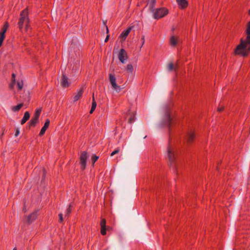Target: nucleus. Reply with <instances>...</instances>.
Segmentation results:
<instances>
[{
    "instance_id": "obj_1",
    "label": "nucleus",
    "mask_w": 250,
    "mask_h": 250,
    "mask_svg": "<svg viewBox=\"0 0 250 250\" xmlns=\"http://www.w3.org/2000/svg\"><path fill=\"white\" fill-rule=\"evenodd\" d=\"M246 33V39L245 40H241L240 43L235 50V54L246 56L250 51V21L247 24Z\"/></svg>"
},
{
    "instance_id": "obj_2",
    "label": "nucleus",
    "mask_w": 250,
    "mask_h": 250,
    "mask_svg": "<svg viewBox=\"0 0 250 250\" xmlns=\"http://www.w3.org/2000/svg\"><path fill=\"white\" fill-rule=\"evenodd\" d=\"M20 21L18 22V25L19 28L21 29L22 28L23 24L25 22V28L26 30L28 28V22H29V19L28 17V12L27 9L23 10L20 14Z\"/></svg>"
},
{
    "instance_id": "obj_3",
    "label": "nucleus",
    "mask_w": 250,
    "mask_h": 250,
    "mask_svg": "<svg viewBox=\"0 0 250 250\" xmlns=\"http://www.w3.org/2000/svg\"><path fill=\"white\" fill-rule=\"evenodd\" d=\"M166 157L168 159L170 166H172L175 160V153L173 147L169 146L167 148Z\"/></svg>"
},
{
    "instance_id": "obj_4",
    "label": "nucleus",
    "mask_w": 250,
    "mask_h": 250,
    "mask_svg": "<svg viewBox=\"0 0 250 250\" xmlns=\"http://www.w3.org/2000/svg\"><path fill=\"white\" fill-rule=\"evenodd\" d=\"M153 14V17L158 19L166 16L168 13V10L164 8L156 9Z\"/></svg>"
},
{
    "instance_id": "obj_5",
    "label": "nucleus",
    "mask_w": 250,
    "mask_h": 250,
    "mask_svg": "<svg viewBox=\"0 0 250 250\" xmlns=\"http://www.w3.org/2000/svg\"><path fill=\"white\" fill-rule=\"evenodd\" d=\"M171 123V119L170 116L169 111L167 110L165 111L164 117L161 121V125L169 126Z\"/></svg>"
},
{
    "instance_id": "obj_6",
    "label": "nucleus",
    "mask_w": 250,
    "mask_h": 250,
    "mask_svg": "<svg viewBox=\"0 0 250 250\" xmlns=\"http://www.w3.org/2000/svg\"><path fill=\"white\" fill-rule=\"evenodd\" d=\"M41 111L42 110L41 108H39L36 110L34 116L29 122L30 126H35L36 124L38 122L39 118L41 113Z\"/></svg>"
},
{
    "instance_id": "obj_7",
    "label": "nucleus",
    "mask_w": 250,
    "mask_h": 250,
    "mask_svg": "<svg viewBox=\"0 0 250 250\" xmlns=\"http://www.w3.org/2000/svg\"><path fill=\"white\" fill-rule=\"evenodd\" d=\"M88 156L87 155V153L85 151H83L81 153L80 156V164L81 167L83 169H84L86 167V160Z\"/></svg>"
},
{
    "instance_id": "obj_8",
    "label": "nucleus",
    "mask_w": 250,
    "mask_h": 250,
    "mask_svg": "<svg viewBox=\"0 0 250 250\" xmlns=\"http://www.w3.org/2000/svg\"><path fill=\"white\" fill-rule=\"evenodd\" d=\"M118 58L122 63H125V61L127 59V55L125 49H121L120 50L118 54Z\"/></svg>"
},
{
    "instance_id": "obj_9",
    "label": "nucleus",
    "mask_w": 250,
    "mask_h": 250,
    "mask_svg": "<svg viewBox=\"0 0 250 250\" xmlns=\"http://www.w3.org/2000/svg\"><path fill=\"white\" fill-rule=\"evenodd\" d=\"M134 27L133 26H130L128 28H127L126 30H124L120 35V38L122 39V40L123 41H125L126 38V37L128 36L130 32L132 30L133 28Z\"/></svg>"
},
{
    "instance_id": "obj_10",
    "label": "nucleus",
    "mask_w": 250,
    "mask_h": 250,
    "mask_svg": "<svg viewBox=\"0 0 250 250\" xmlns=\"http://www.w3.org/2000/svg\"><path fill=\"white\" fill-rule=\"evenodd\" d=\"M8 27L7 23H6L0 32V46L2 45L3 41L5 38V33Z\"/></svg>"
},
{
    "instance_id": "obj_11",
    "label": "nucleus",
    "mask_w": 250,
    "mask_h": 250,
    "mask_svg": "<svg viewBox=\"0 0 250 250\" xmlns=\"http://www.w3.org/2000/svg\"><path fill=\"white\" fill-rule=\"evenodd\" d=\"M37 217V211L33 212L32 214L27 216L26 219V222L28 224L31 223L34 220H35Z\"/></svg>"
},
{
    "instance_id": "obj_12",
    "label": "nucleus",
    "mask_w": 250,
    "mask_h": 250,
    "mask_svg": "<svg viewBox=\"0 0 250 250\" xmlns=\"http://www.w3.org/2000/svg\"><path fill=\"white\" fill-rule=\"evenodd\" d=\"M69 83L68 82V78L64 75V74H62V78L61 81V84L64 87H68L69 85Z\"/></svg>"
},
{
    "instance_id": "obj_13",
    "label": "nucleus",
    "mask_w": 250,
    "mask_h": 250,
    "mask_svg": "<svg viewBox=\"0 0 250 250\" xmlns=\"http://www.w3.org/2000/svg\"><path fill=\"white\" fill-rule=\"evenodd\" d=\"M50 124V121L49 119H47L43 126L40 132V136H42L43 135L47 129V128L48 127L49 125Z\"/></svg>"
},
{
    "instance_id": "obj_14",
    "label": "nucleus",
    "mask_w": 250,
    "mask_h": 250,
    "mask_svg": "<svg viewBox=\"0 0 250 250\" xmlns=\"http://www.w3.org/2000/svg\"><path fill=\"white\" fill-rule=\"evenodd\" d=\"M109 82L111 84L112 88L116 86L117 84L116 82V78L114 75L112 74H109Z\"/></svg>"
},
{
    "instance_id": "obj_15",
    "label": "nucleus",
    "mask_w": 250,
    "mask_h": 250,
    "mask_svg": "<svg viewBox=\"0 0 250 250\" xmlns=\"http://www.w3.org/2000/svg\"><path fill=\"white\" fill-rule=\"evenodd\" d=\"M178 5L182 9L186 8L188 5V1L186 0H176Z\"/></svg>"
},
{
    "instance_id": "obj_16",
    "label": "nucleus",
    "mask_w": 250,
    "mask_h": 250,
    "mask_svg": "<svg viewBox=\"0 0 250 250\" xmlns=\"http://www.w3.org/2000/svg\"><path fill=\"white\" fill-rule=\"evenodd\" d=\"M83 93V89H80L77 93H76V95L74 97V102L77 101L82 96Z\"/></svg>"
},
{
    "instance_id": "obj_17",
    "label": "nucleus",
    "mask_w": 250,
    "mask_h": 250,
    "mask_svg": "<svg viewBox=\"0 0 250 250\" xmlns=\"http://www.w3.org/2000/svg\"><path fill=\"white\" fill-rule=\"evenodd\" d=\"M30 118V114L28 112L26 111L24 113V116L21 120V124H24Z\"/></svg>"
},
{
    "instance_id": "obj_18",
    "label": "nucleus",
    "mask_w": 250,
    "mask_h": 250,
    "mask_svg": "<svg viewBox=\"0 0 250 250\" xmlns=\"http://www.w3.org/2000/svg\"><path fill=\"white\" fill-rule=\"evenodd\" d=\"M156 3V0H148V4L150 10L152 12H154V9H153L155 4Z\"/></svg>"
},
{
    "instance_id": "obj_19",
    "label": "nucleus",
    "mask_w": 250,
    "mask_h": 250,
    "mask_svg": "<svg viewBox=\"0 0 250 250\" xmlns=\"http://www.w3.org/2000/svg\"><path fill=\"white\" fill-rule=\"evenodd\" d=\"M194 137V135L192 132H189L187 136L188 143H191Z\"/></svg>"
},
{
    "instance_id": "obj_20",
    "label": "nucleus",
    "mask_w": 250,
    "mask_h": 250,
    "mask_svg": "<svg viewBox=\"0 0 250 250\" xmlns=\"http://www.w3.org/2000/svg\"><path fill=\"white\" fill-rule=\"evenodd\" d=\"M23 106V104H20L16 106H12L11 109L14 112L18 111Z\"/></svg>"
},
{
    "instance_id": "obj_21",
    "label": "nucleus",
    "mask_w": 250,
    "mask_h": 250,
    "mask_svg": "<svg viewBox=\"0 0 250 250\" xmlns=\"http://www.w3.org/2000/svg\"><path fill=\"white\" fill-rule=\"evenodd\" d=\"M177 67H178V66L177 64L174 67L173 63L171 62V63H169V64L168 65L167 69L168 71H171L174 69L175 70V71H176Z\"/></svg>"
},
{
    "instance_id": "obj_22",
    "label": "nucleus",
    "mask_w": 250,
    "mask_h": 250,
    "mask_svg": "<svg viewBox=\"0 0 250 250\" xmlns=\"http://www.w3.org/2000/svg\"><path fill=\"white\" fill-rule=\"evenodd\" d=\"M128 116H129V118L128 119V122L129 124H132L134 122V114L133 113L130 112L128 113Z\"/></svg>"
},
{
    "instance_id": "obj_23",
    "label": "nucleus",
    "mask_w": 250,
    "mask_h": 250,
    "mask_svg": "<svg viewBox=\"0 0 250 250\" xmlns=\"http://www.w3.org/2000/svg\"><path fill=\"white\" fill-rule=\"evenodd\" d=\"M170 42L172 46H175L177 43V39L173 36L170 38Z\"/></svg>"
},
{
    "instance_id": "obj_24",
    "label": "nucleus",
    "mask_w": 250,
    "mask_h": 250,
    "mask_svg": "<svg viewBox=\"0 0 250 250\" xmlns=\"http://www.w3.org/2000/svg\"><path fill=\"white\" fill-rule=\"evenodd\" d=\"M126 71L130 73H132L133 72V66H132V65L131 64H128L126 66Z\"/></svg>"
},
{
    "instance_id": "obj_25",
    "label": "nucleus",
    "mask_w": 250,
    "mask_h": 250,
    "mask_svg": "<svg viewBox=\"0 0 250 250\" xmlns=\"http://www.w3.org/2000/svg\"><path fill=\"white\" fill-rule=\"evenodd\" d=\"M78 42L77 38H73L72 40L71 44V48L72 49L74 47V45L77 44Z\"/></svg>"
},
{
    "instance_id": "obj_26",
    "label": "nucleus",
    "mask_w": 250,
    "mask_h": 250,
    "mask_svg": "<svg viewBox=\"0 0 250 250\" xmlns=\"http://www.w3.org/2000/svg\"><path fill=\"white\" fill-rule=\"evenodd\" d=\"M97 106L96 102L95 101L94 97V94H93V97H92V106L91 108L95 109Z\"/></svg>"
},
{
    "instance_id": "obj_27",
    "label": "nucleus",
    "mask_w": 250,
    "mask_h": 250,
    "mask_svg": "<svg viewBox=\"0 0 250 250\" xmlns=\"http://www.w3.org/2000/svg\"><path fill=\"white\" fill-rule=\"evenodd\" d=\"M113 89L116 92H119L121 91V89H122V88H121L120 86L118 85L117 84L116 85V86H115V87H114L113 88Z\"/></svg>"
},
{
    "instance_id": "obj_28",
    "label": "nucleus",
    "mask_w": 250,
    "mask_h": 250,
    "mask_svg": "<svg viewBox=\"0 0 250 250\" xmlns=\"http://www.w3.org/2000/svg\"><path fill=\"white\" fill-rule=\"evenodd\" d=\"M17 86L18 87V88L20 90H21L22 89V87H23L22 82V81H21V82L18 81L17 82Z\"/></svg>"
},
{
    "instance_id": "obj_29",
    "label": "nucleus",
    "mask_w": 250,
    "mask_h": 250,
    "mask_svg": "<svg viewBox=\"0 0 250 250\" xmlns=\"http://www.w3.org/2000/svg\"><path fill=\"white\" fill-rule=\"evenodd\" d=\"M101 228H105L106 227V221L104 219H103L101 220Z\"/></svg>"
},
{
    "instance_id": "obj_30",
    "label": "nucleus",
    "mask_w": 250,
    "mask_h": 250,
    "mask_svg": "<svg viewBox=\"0 0 250 250\" xmlns=\"http://www.w3.org/2000/svg\"><path fill=\"white\" fill-rule=\"evenodd\" d=\"M99 157L97 156L96 155L93 156L92 157V165H93L95 163V162L98 160Z\"/></svg>"
},
{
    "instance_id": "obj_31",
    "label": "nucleus",
    "mask_w": 250,
    "mask_h": 250,
    "mask_svg": "<svg viewBox=\"0 0 250 250\" xmlns=\"http://www.w3.org/2000/svg\"><path fill=\"white\" fill-rule=\"evenodd\" d=\"M119 151H120L119 148H117L115 150H114L111 153L110 156H113V155L118 153Z\"/></svg>"
},
{
    "instance_id": "obj_32",
    "label": "nucleus",
    "mask_w": 250,
    "mask_h": 250,
    "mask_svg": "<svg viewBox=\"0 0 250 250\" xmlns=\"http://www.w3.org/2000/svg\"><path fill=\"white\" fill-rule=\"evenodd\" d=\"M71 207V205H70L69 206V208L67 209V210L66 211L65 216L68 215L70 213V212H71V209H70Z\"/></svg>"
},
{
    "instance_id": "obj_33",
    "label": "nucleus",
    "mask_w": 250,
    "mask_h": 250,
    "mask_svg": "<svg viewBox=\"0 0 250 250\" xmlns=\"http://www.w3.org/2000/svg\"><path fill=\"white\" fill-rule=\"evenodd\" d=\"M101 233L102 235H105L106 234V227L101 228Z\"/></svg>"
},
{
    "instance_id": "obj_34",
    "label": "nucleus",
    "mask_w": 250,
    "mask_h": 250,
    "mask_svg": "<svg viewBox=\"0 0 250 250\" xmlns=\"http://www.w3.org/2000/svg\"><path fill=\"white\" fill-rule=\"evenodd\" d=\"M141 41H142V42L141 47H142L145 43V36H143L141 38Z\"/></svg>"
},
{
    "instance_id": "obj_35",
    "label": "nucleus",
    "mask_w": 250,
    "mask_h": 250,
    "mask_svg": "<svg viewBox=\"0 0 250 250\" xmlns=\"http://www.w3.org/2000/svg\"><path fill=\"white\" fill-rule=\"evenodd\" d=\"M59 216L60 221L62 222L63 221L62 214L60 213L59 215Z\"/></svg>"
},
{
    "instance_id": "obj_36",
    "label": "nucleus",
    "mask_w": 250,
    "mask_h": 250,
    "mask_svg": "<svg viewBox=\"0 0 250 250\" xmlns=\"http://www.w3.org/2000/svg\"><path fill=\"white\" fill-rule=\"evenodd\" d=\"M20 134V130L19 129H17L15 133V136L17 137Z\"/></svg>"
},
{
    "instance_id": "obj_37",
    "label": "nucleus",
    "mask_w": 250,
    "mask_h": 250,
    "mask_svg": "<svg viewBox=\"0 0 250 250\" xmlns=\"http://www.w3.org/2000/svg\"><path fill=\"white\" fill-rule=\"evenodd\" d=\"M109 38V35H107V36L106 37V38L104 40V42H107L108 41Z\"/></svg>"
},
{
    "instance_id": "obj_38",
    "label": "nucleus",
    "mask_w": 250,
    "mask_h": 250,
    "mask_svg": "<svg viewBox=\"0 0 250 250\" xmlns=\"http://www.w3.org/2000/svg\"><path fill=\"white\" fill-rule=\"evenodd\" d=\"M224 107H218V111H222V110L223 109Z\"/></svg>"
},
{
    "instance_id": "obj_39",
    "label": "nucleus",
    "mask_w": 250,
    "mask_h": 250,
    "mask_svg": "<svg viewBox=\"0 0 250 250\" xmlns=\"http://www.w3.org/2000/svg\"><path fill=\"white\" fill-rule=\"evenodd\" d=\"M14 84H15L12 83H11L10 84V87L11 88H12H12H13V87H14Z\"/></svg>"
},
{
    "instance_id": "obj_40",
    "label": "nucleus",
    "mask_w": 250,
    "mask_h": 250,
    "mask_svg": "<svg viewBox=\"0 0 250 250\" xmlns=\"http://www.w3.org/2000/svg\"><path fill=\"white\" fill-rule=\"evenodd\" d=\"M15 79H12V83L15 84Z\"/></svg>"
},
{
    "instance_id": "obj_41",
    "label": "nucleus",
    "mask_w": 250,
    "mask_h": 250,
    "mask_svg": "<svg viewBox=\"0 0 250 250\" xmlns=\"http://www.w3.org/2000/svg\"><path fill=\"white\" fill-rule=\"evenodd\" d=\"M94 110H95V109H93V108H91V110H90V114H92V113L93 112V111H94Z\"/></svg>"
},
{
    "instance_id": "obj_42",
    "label": "nucleus",
    "mask_w": 250,
    "mask_h": 250,
    "mask_svg": "<svg viewBox=\"0 0 250 250\" xmlns=\"http://www.w3.org/2000/svg\"><path fill=\"white\" fill-rule=\"evenodd\" d=\"M12 79H15V76H15V74L14 73H13V74H12Z\"/></svg>"
},
{
    "instance_id": "obj_43",
    "label": "nucleus",
    "mask_w": 250,
    "mask_h": 250,
    "mask_svg": "<svg viewBox=\"0 0 250 250\" xmlns=\"http://www.w3.org/2000/svg\"><path fill=\"white\" fill-rule=\"evenodd\" d=\"M106 27V33H108V32H109V30H108V27L107 26H105Z\"/></svg>"
},
{
    "instance_id": "obj_44",
    "label": "nucleus",
    "mask_w": 250,
    "mask_h": 250,
    "mask_svg": "<svg viewBox=\"0 0 250 250\" xmlns=\"http://www.w3.org/2000/svg\"><path fill=\"white\" fill-rule=\"evenodd\" d=\"M23 211H24V212H26V208L24 207L23 209Z\"/></svg>"
},
{
    "instance_id": "obj_45",
    "label": "nucleus",
    "mask_w": 250,
    "mask_h": 250,
    "mask_svg": "<svg viewBox=\"0 0 250 250\" xmlns=\"http://www.w3.org/2000/svg\"><path fill=\"white\" fill-rule=\"evenodd\" d=\"M13 250H17V249L15 248Z\"/></svg>"
},
{
    "instance_id": "obj_46",
    "label": "nucleus",
    "mask_w": 250,
    "mask_h": 250,
    "mask_svg": "<svg viewBox=\"0 0 250 250\" xmlns=\"http://www.w3.org/2000/svg\"><path fill=\"white\" fill-rule=\"evenodd\" d=\"M249 14L250 15V10H249Z\"/></svg>"
}]
</instances>
